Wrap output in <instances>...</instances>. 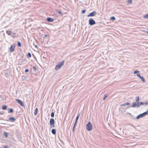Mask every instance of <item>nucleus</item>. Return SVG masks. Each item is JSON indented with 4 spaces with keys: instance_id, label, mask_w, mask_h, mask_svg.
<instances>
[{
    "instance_id": "f257e3e1",
    "label": "nucleus",
    "mask_w": 148,
    "mask_h": 148,
    "mask_svg": "<svg viewBox=\"0 0 148 148\" xmlns=\"http://www.w3.org/2000/svg\"><path fill=\"white\" fill-rule=\"evenodd\" d=\"M140 98L139 96L136 97V102L133 103L131 107L133 108H139L141 105H143L144 103L142 102L139 103Z\"/></svg>"
},
{
    "instance_id": "f03ea898",
    "label": "nucleus",
    "mask_w": 148,
    "mask_h": 148,
    "mask_svg": "<svg viewBox=\"0 0 148 148\" xmlns=\"http://www.w3.org/2000/svg\"><path fill=\"white\" fill-rule=\"evenodd\" d=\"M64 61H62L59 62L58 65L56 66L55 69L56 70H58L60 69L62 67L64 63Z\"/></svg>"
},
{
    "instance_id": "7ed1b4c3",
    "label": "nucleus",
    "mask_w": 148,
    "mask_h": 148,
    "mask_svg": "<svg viewBox=\"0 0 148 148\" xmlns=\"http://www.w3.org/2000/svg\"><path fill=\"white\" fill-rule=\"evenodd\" d=\"M148 114L147 112L146 111L143 112L142 114H141L138 115L136 117L137 119H139L144 117L147 115Z\"/></svg>"
},
{
    "instance_id": "20e7f679",
    "label": "nucleus",
    "mask_w": 148,
    "mask_h": 148,
    "mask_svg": "<svg viewBox=\"0 0 148 148\" xmlns=\"http://www.w3.org/2000/svg\"><path fill=\"white\" fill-rule=\"evenodd\" d=\"M50 128L54 127H55V121L53 119L51 118L50 119L49 121Z\"/></svg>"
},
{
    "instance_id": "39448f33",
    "label": "nucleus",
    "mask_w": 148,
    "mask_h": 148,
    "mask_svg": "<svg viewBox=\"0 0 148 148\" xmlns=\"http://www.w3.org/2000/svg\"><path fill=\"white\" fill-rule=\"evenodd\" d=\"M86 128L88 131H90L92 129V126L90 122L88 123L86 126Z\"/></svg>"
},
{
    "instance_id": "423d86ee",
    "label": "nucleus",
    "mask_w": 148,
    "mask_h": 148,
    "mask_svg": "<svg viewBox=\"0 0 148 148\" xmlns=\"http://www.w3.org/2000/svg\"><path fill=\"white\" fill-rule=\"evenodd\" d=\"M95 21L92 19L90 18L89 20V24L90 25H92L95 24Z\"/></svg>"
},
{
    "instance_id": "0eeeda50",
    "label": "nucleus",
    "mask_w": 148,
    "mask_h": 148,
    "mask_svg": "<svg viewBox=\"0 0 148 148\" xmlns=\"http://www.w3.org/2000/svg\"><path fill=\"white\" fill-rule=\"evenodd\" d=\"M97 14L96 12L95 11H94L88 15L87 16L88 17L94 16H95Z\"/></svg>"
},
{
    "instance_id": "6e6552de",
    "label": "nucleus",
    "mask_w": 148,
    "mask_h": 148,
    "mask_svg": "<svg viewBox=\"0 0 148 148\" xmlns=\"http://www.w3.org/2000/svg\"><path fill=\"white\" fill-rule=\"evenodd\" d=\"M15 44H13L12 45L10 48V51L11 52H12L15 49Z\"/></svg>"
},
{
    "instance_id": "1a4fd4ad",
    "label": "nucleus",
    "mask_w": 148,
    "mask_h": 148,
    "mask_svg": "<svg viewBox=\"0 0 148 148\" xmlns=\"http://www.w3.org/2000/svg\"><path fill=\"white\" fill-rule=\"evenodd\" d=\"M15 100L21 106H24V105L22 101L18 99H16Z\"/></svg>"
},
{
    "instance_id": "9d476101",
    "label": "nucleus",
    "mask_w": 148,
    "mask_h": 148,
    "mask_svg": "<svg viewBox=\"0 0 148 148\" xmlns=\"http://www.w3.org/2000/svg\"><path fill=\"white\" fill-rule=\"evenodd\" d=\"M47 21L48 22H53L54 21V19L50 17H48L47 19Z\"/></svg>"
},
{
    "instance_id": "9b49d317",
    "label": "nucleus",
    "mask_w": 148,
    "mask_h": 148,
    "mask_svg": "<svg viewBox=\"0 0 148 148\" xmlns=\"http://www.w3.org/2000/svg\"><path fill=\"white\" fill-rule=\"evenodd\" d=\"M80 116V114H77V117L76 118V120H75V123H77V121H78V120L79 117Z\"/></svg>"
},
{
    "instance_id": "f8f14e48",
    "label": "nucleus",
    "mask_w": 148,
    "mask_h": 148,
    "mask_svg": "<svg viewBox=\"0 0 148 148\" xmlns=\"http://www.w3.org/2000/svg\"><path fill=\"white\" fill-rule=\"evenodd\" d=\"M6 33L9 36H10L12 34V31L9 30H7L6 31Z\"/></svg>"
},
{
    "instance_id": "ddd939ff",
    "label": "nucleus",
    "mask_w": 148,
    "mask_h": 148,
    "mask_svg": "<svg viewBox=\"0 0 148 148\" xmlns=\"http://www.w3.org/2000/svg\"><path fill=\"white\" fill-rule=\"evenodd\" d=\"M9 119L11 121L14 122L15 121V119L13 117H10Z\"/></svg>"
},
{
    "instance_id": "4468645a",
    "label": "nucleus",
    "mask_w": 148,
    "mask_h": 148,
    "mask_svg": "<svg viewBox=\"0 0 148 148\" xmlns=\"http://www.w3.org/2000/svg\"><path fill=\"white\" fill-rule=\"evenodd\" d=\"M51 132L53 134H55L56 133V130L54 129H52L51 130Z\"/></svg>"
},
{
    "instance_id": "2eb2a0df",
    "label": "nucleus",
    "mask_w": 148,
    "mask_h": 148,
    "mask_svg": "<svg viewBox=\"0 0 148 148\" xmlns=\"http://www.w3.org/2000/svg\"><path fill=\"white\" fill-rule=\"evenodd\" d=\"M130 104V103H129V102H127L126 103H125L124 104H122L121 106H125V105H129Z\"/></svg>"
},
{
    "instance_id": "dca6fc26",
    "label": "nucleus",
    "mask_w": 148,
    "mask_h": 148,
    "mask_svg": "<svg viewBox=\"0 0 148 148\" xmlns=\"http://www.w3.org/2000/svg\"><path fill=\"white\" fill-rule=\"evenodd\" d=\"M38 111V109L37 108H36L35 109V110L34 112V115H36L37 114V112Z\"/></svg>"
},
{
    "instance_id": "f3484780",
    "label": "nucleus",
    "mask_w": 148,
    "mask_h": 148,
    "mask_svg": "<svg viewBox=\"0 0 148 148\" xmlns=\"http://www.w3.org/2000/svg\"><path fill=\"white\" fill-rule=\"evenodd\" d=\"M7 108V106L6 105H4L2 106V109L3 110H6Z\"/></svg>"
},
{
    "instance_id": "a211bd4d",
    "label": "nucleus",
    "mask_w": 148,
    "mask_h": 148,
    "mask_svg": "<svg viewBox=\"0 0 148 148\" xmlns=\"http://www.w3.org/2000/svg\"><path fill=\"white\" fill-rule=\"evenodd\" d=\"M9 110L8 111V112L9 113H12L13 112V110L12 108H9Z\"/></svg>"
},
{
    "instance_id": "6ab92c4d",
    "label": "nucleus",
    "mask_w": 148,
    "mask_h": 148,
    "mask_svg": "<svg viewBox=\"0 0 148 148\" xmlns=\"http://www.w3.org/2000/svg\"><path fill=\"white\" fill-rule=\"evenodd\" d=\"M140 78L143 82H145V79L143 77L141 76Z\"/></svg>"
},
{
    "instance_id": "aec40b11",
    "label": "nucleus",
    "mask_w": 148,
    "mask_h": 148,
    "mask_svg": "<svg viewBox=\"0 0 148 148\" xmlns=\"http://www.w3.org/2000/svg\"><path fill=\"white\" fill-rule=\"evenodd\" d=\"M3 134L6 137H8V133L7 132H4Z\"/></svg>"
},
{
    "instance_id": "412c9836",
    "label": "nucleus",
    "mask_w": 148,
    "mask_h": 148,
    "mask_svg": "<svg viewBox=\"0 0 148 148\" xmlns=\"http://www.w3.org/2000/svg\"><path fill=\"white\" fill-rule=\"evenodd\" d=\"M104 96V97L103 98V100H104L106 98L108 97V95L105 94Z\"/></svg>"
},
{
    "instance_id": "4be33fe9",
    "label": "nucleus",
    "mask_w": 148,
    "mask_h": 148,
    "mask_svg": "<svg viewBox=\"0 0 148 148\" xmlns=\"http://www.w3.org/2000/svg\"><path fill=\"white\" fill-rule=\"evenodd\" d=\"M51 116L52 117H53L54 116V114L53 112H52L51 114Z\"/></svg>"
},
{
    "instance_id": "5701e85b",
    "label": "nucleus",
    "mask_w": 148,
    "mask_h": 148,
    "mask_svg": "<svg viewBox=\"0 0 148 148\" xmlns=\"http://www.w3.org/2000/svg\"><path fill=\"white\" fill-rule=\"evenodd\" d=\"M27 56L29 58L31 57V55L30 53H28L27 55Z\"/></svg>"
},
{
    "instance_id": "b1692460",
    "label": "nucleus",
    "mask_w": 148,
    "mask_h": 148,
    "mask_svg": "<svg viewBox=\"0 0 148 148\" xmlns=\"http://www.w3.org/2000/svg\"><path fill=\"white\" fill-rule=\"evenodd\" d=\"M12 36L13 38H15L16 37V34L15 33H13L12 34Z\"/></svg>"
},
{
    "instance_id": "393cba45",
    "label": "nucleus",
    "mask_w": 148,
    "mask_h": 148,
    "mask_svg": "<svg viewBox=\"0 0 148 148\" xmlns=\"http://www.w3.org/2000/svg\"><path fill=\"white\" fill-rule=\"evenodd\" d=\"M143 18H148V14L145 15L143 16Z\"/></svg>"
},
{
    "instance_id": "a878e982",
    "label": "nucleus",
    "mask_w": 148,
    "mask_h": 148,
    "mask_svg": "<svg viewBox=\"0 0 148 148\" xmlns=\"http://www.w3.org/2000/svg\"><path fill=\"white\" fill-rule=\"evenodd\" d=\"M110 19L112 20H114L115 19V18L114 16H112L110 17Z\"/></svg>"
},
{
    "instance_id": "bb28decb",
    "label": "nucleus",
    "mask_w": 148,
    "mask_h": 148,
    "mask_svg": "<svg viewBox=\"0 0 148 148\" xmlns=\"http://www.w3.org/2000/svg\"><path fill=\"white\" fill-rule=\"evenodd\" d=\"M18 45L19 47H21V43L20 42H18Z\"/></svg>"
},
{
    "instance_id": "cd10ccee",
    "label": "nucleus",
    "mask_w": 148,
    "mask_h": 148,
    "mask_svg": "<svg viewBox=\"0 0 148 148\" xmlns=\"http://www.w3.org/2000/svg\"><path fill=\"white\" fill-rule=\"evenodd\" d=\"M127 3H128L131 4L132 3V1L131 0H129L127 1Z\"/></svg>"
},
{
    "instance_id": "c85d7f7f",
    "label": "nucleus",
    "mask_w": 148,
    "mask_h": 148,
    "mask_svg": "<svg viewBox=\"0 0 148 148\" xmlns=\"http://www.w3.org/2000/svg\"><path fill=\"white\" fill-rule=\"evenodd\" d=\"M139 71H134V74H136V73H139Z\"/></svg>"
},
{
    "instance_id": "c756f323",
    "label": "nucleus",
    "mask_w": 148,
    "mask_h": 148,
    "mask_svg": "<svg viewBox=\"0 0 148 148\" xmlns=\"http://www.w3.org/2000/svg\"><path fill=\"white\" fill-rule=\"evenodd\" d=\"M86 12V10H82V14H84Z\"/></svg>"
},
{
    "instance_id": "7c9ffc66",
    "label": "nucleus",
    "mask_w": 148,
    "mask_h": 148,
    "mask_svg": "<svg viewBox=\"0 0 148 148\" xmlns=\"http://www.w3.org/2000/svg\"><path fill=\"white\" fill-rule=\"evenodd\" d=\"M137 76L139 78H140L141 76L140 74L139 73H138L137 74Z\"/></svg>"
},
{
    "instance_id": "2f4dec72",
    "label": "nucleus",
    "mask_w": 148,
    "mask_h": 148,
    "mask_svg": "<svg viewBox=\"0 0 148 148\" xmlns=\"http://www.w3.org/2000/svg\"><path fill=\"white\" fill-rule=\"evenodd\" d=\"M4 114V112L3 111L0 112V114L1 115H3Z\"/></svg>"
},
{
    "instance_id": "473e14b6",
    "label": "nucleus",
    "mask_w": 148,
    "mask_h": 148,
    "mask_svg": "<svg viewBox=\"0 0 148 148\" xmlns=\"http://www.w3.org/2000/svg\"><path fill=\"white\" fill-rule=\"evenodd\" d=\"M76 124L77 123H74V126H73V129H75V127L76 125Z\"/></svg>"
},
{
    "instance_id": "72a5a7b5",
    "label": "nucleus",
    "mask_w": 148,
    "mask_h": 148,
    "mask_svg": "<svg viewBox=\"0 0 148 148\" xmlns=\"http://www.w3.org/2000/svg\"><path fill=\"white\" fill-rule=\"evenodd\" d=\"M28 71H29V70L28 69H26L25 70V73L28 72Z\"/></svg>"
},
{
    "instance_id": "f704fd0d",
    "label": "nucleus",
    "mask_w": 148,
    "mask_h": 148,
    "mask_svg": "<svg viewBox=\"0 0 148 148\" xmlns=\"http://www.w3.org/2000/svg\"><path fill=\"white\" fill-rule=\"evenodd\" d=\"M33 69L34 70H36V66H34L33 67Z\"/></svg>"
},
{
    "instance_id": "c9c22d12",
    "label": "nucleus",
    "mask_w": 148,
    "mask_h": 148,
    "mask_svg": "<svg viewBox=\"0 0 148 148\" xmlns=\"http://www.w3.org/2000/svg\"><path fill=\"white\" fill-rule=\"evenodd\" d=\"M144 104L146 105H147L148 104V101L146 102L145 103H144Z\"/></svg>"
},
{
    "instance_id": "e433bc0d",
    "label": "nucleus",
    "mask_w": 148,
    "mask_h": 148,
    "mask_svg": "<svg viewBox=\"0 0 148 148\" xmlns=\"http://www.w3.org/2000/svg\"><path fill=\"white\" fill-rule=\"evenodd\" d=\"M60 14H61L62 13V12L61 11H59L58 12Z\"/></svg>"
},
{
    "instance_id": "4c0bfd02",
    "label": "nucleus",
    "mask_w": 148,
    "mask_h": 148,
    "mask_svg": "<svg viewBox=\"0 0 148 148\" xmlns=\"http://www.w3.org/2000/svg\"><path fill=\"white\" fill-rule=\"evenodd\" d=\"M47 36H48V35H45V37H47Z\"/></svg>"
},
{
    "instance_id": "58836bf2",
    "label": "nucleus",
    "mask_w": 148,
    "mask_h": 148,
    "mask_svg": "<svg viewBox=\"0 0 148 148\" xmlns=\"http://www.w3.org/2000/svg\"><path fill=\"white\" fill-rule=\"evenodd\" d=\"M4 148H8V147L7 146H6L4 147Z\"/></svg>"
},
{
    "instance_id": "ea45409f",
    "label": "nucleus",
    "mask_w": 148,
    "mask_h": 148,
    "mask_svg": "<svg viewBox=\"0 0 148 148\" xmlns=\"http://www.w3.org/2000/svg\"><path fill=\"white\" fill-rule=\"evenodd\" d=\"M74 130H75L74 129H72V131H73V132H74Z\"/></svg>"
},
{
    "instance_id": "a19ab883",
    "label": "nucleus",
    "mask_w": 148,
    "mask_h": 148,
    "mask_svg": "<svg viewBox=\"0 0 148 148\" xmlns=\"http://www.w3.org/2000/svg\"><path fill=\"white\" fill-rule=\"evenodd\" d=\"M146 33H147V34H148V31H146Z\"/></svg>"
},
{
    "instance_id": "79ce46f5",
    "label": "nucleus",
    "mask_w": 148,
    "mask_h": 148,
    "mask_svg": "<svg viewBox=\"0 0 148 148\" xmlns=\"http://www.w3.org/2000/svg\"><path fill=\"white\" fill-rule=\"evenodd\" d=\"M129 108V107H127V108L128 109V108Z\"/></svg>"
},
{
    "instance_id": "37998d69",
    "label": "nucleus",
    "mask_w": 148,
    "mask_h": 148,
    "mask_svg": "<svg viewBox=\"0 0 148 148\" xmlns=\"http://www.w3.org/2000/svg\"><path fill=\"white\" fill-rule=\"evenodd\" d=\"M147 111H147V113H148V110H147Z\"/></svg>"
},
{
    "instance_id": "c03bdc74",
    "label": "nucleus",
    "mask_w": 148,
    "mask_h": 148,
    "mask_svg": "<svg viewBox=\"0 0 148 148\" xmlns=\"http://www.w3.org/2000/svg\"><path fill=\"white\" fill-rule=\"evenodd\" d=\"M36 47H37V46L36 45Z\"/></svg>"
}]
</instances>
